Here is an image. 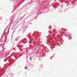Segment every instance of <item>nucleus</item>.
<instances>
[{
	"mask_svg": "<svg viewBox=\"0 0 77 77\" xmlns=\"http://www.w3.org/2000/svg\"><path fill=\"white\" fill-rule=\"evenodd\" d=\"M27 67H25V69H27Z\"/></svg>",
	"mask_w": 77,
	"mask_h": 77,
	"instance_id": "1",
	"label": "nucleus"
}]
</instances>
